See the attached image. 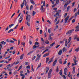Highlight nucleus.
Segmentation results:
<instances>
[{"instance_id": "10", "label": "nucleus", "mask_w": 79, "mask_h": 79, "mask_svg": "<svg viewBox=\"0 0 79 79\" xmlns=\"http://www.w3.org/2000/svg\"><path fill=\"white\" fill-rule=\"evenodd\" d=\"M62 73H63V71L62 70V69H61L59 72V74L62 77H63V75L62 74Z\"/></svg>"}, {"instance_id": "34", "label": "nucleus", "mask_w": 79, "mask_h": 79, "mask_svg": "<svg viewBox=\"0 0 79 79\" xmlns=\"http://www.w3.org/2000/svg\"><path fill=\"white\" fill-rule=\"evenodd\" d=\"M75 51L77 52H79V46L78 48H76L75 49Z\"/></svg>"}, {"instance_id": "32", "label": "nucleus", "mask_w": 79, "mask_h": 79, "mask_svg": "<svg viewBox=\"0 0 79 79\" xmlns=\"http://www.w3.org/2000/svg\"><path fill=\"white\" fill-rule=\"evenodd\" d=\"M31 71H33V72H34V69H33V65L32 64L31 65Z\"/></svg>"}, {"instance_id": "20", "label": "nucleus", "mask_w": 79, "mask_h": 79, "mask_svg": "<svg viewBox=\"0 0 79 79\" xmlns=\"http://www.w3.org/2000/svg\"><path fill=\"white\" fill-rule=\"evenodd\" d=\"M45 42V44H48L50 43V42L48 40H46Z\"/></svg>"}, {"instance_id": "46", "label": "nucleus", "mask_w": 79, "mask_h": 79, "mask_svg": "<svg viewBox=\"0 0 79 79\" xmlns=\"http://www.w3.org/2000/svg\"><path fill=\"white\" fill-rule=\"evenodd\" d=\"M23 20V19H21L20 20H19V22L20 23H21V22H22V21Z\"/></svg>"}, {"instance_id": "50", "label": "nucleus", "mask_w": 79, "mask_h": 79, "mask_svg": "<svg viewBox=\"0 0 79 79\" xmlns=\"http://www.w3.org/2000/svg\"><path fill=\"white\" fill-rule=\"evenodd\" d=\"M43 5L44 6H45V1H44Z\"/></svg>"}, {"instance_id": "39", "label": "nucleus", "mask_w": 79, "mask_h": 79, "mask_svg": "<svg viewBox=\"0 0 79 79\" xmlns=\"http://www.w3.org/2000/svg\"><path fill=\"white\" fill-rule=\"evenodd\" d=\"M41 41L43 43H44V42H45V41L44 40V38H41Z\"/></svg>"}, {"instance_id": "19", "label": "nucleus", "mask_w": 79, "mask_h": 79, "mask_svg": "<svg viewBox=\"0 0 79 79\" xmlns=\"http://www.w3.org/2000/svg\"><path fill=\"white\" fill-rule=\"evenodd\" d=\"M49 55V53H46L44 55L43 57H45V56H48Z\"/></svg>"}, {"instance_id": "62", "label": "nucleus", "mask_w": 79, "mask_h": 79, "mask_svg": "<svg viewBox=\"0 0 79 79\" xmlns=\"http://www.w3.org/2000/svg\"><path fill=\"white\" fill-rule=\"evenodd\" d=\"M18 25H17L14 28V29H17V28L18 27Z\"/></svg>"}, {"instance_id": "27", "label": "nucleus", "mask_w": 79, "mask_h": 79, "mask_svg": "<svg viewBox=\"0 0 79 79\" xmlns=\"http://www.w3.org/2000/svg\"><path fill=\"white\" fill-rule=\"evenodd\" d=\"M14 24H11V25H9L8 27L9 28H11V27H12V26H14Z\"/></svg>"}, {"instance_id": "43", "label": "nucleus", "mask_w": 79, "mask_h": 79, "mask_svg": "<svg viewBox=\"0 0 79 79\" xmlns=\"http://www.w3.org/2000/svg\"><path fill=\"white\" fill-rule=\"evenodd\" d=\"M67 15H68V13H66L64 15V18H66V16H67Z\"/></svg>"}, {"instance_id": "59", "label": "nucleus", "mask_w": 79, "mask_h": 79, "mask_svg": "<svg viewBox=\"0 0 79 79\" xmlns=\"http://www.w3.org/2000/svg\"><path fill=\"white\" fill-rule=\"evenodd\" d=\"M66 63H67V61H65L63 63V64H66Z\"/></svg>"}, {"instance_id": "64", "label": "nucleus", "mask_w": 79, "mask_h": 79, "mask_svg": "<svg viewBox=\"0 0 79 79\" xmlns=\"http://www.w3.org/2000/svg\"><path fill=\"white\" fill-rule=\"evenodd\" d=\"M24 77H25V75H23V76L22 77V79H24Z\"/></svg>"}, {"instance_id": "60", "label": "nucleus", "mask_w": 79, "mask_h": 79, "mask_svg": "<svg viewBox=\"0 0 79 79\" xmlns=\"http://www.w3.org/2000/svg\"><path fill=\"white\" fill-rule=\"evenodd\" d=\"M70 64H71V63H70V62H69L68 63V64H67V66H68V67H69V65H70Z\"/></svg>"}, {"instance_id": "8", "label": "nucleus", "mask_w": 79, "mask_h": 79, "mask_svg": "<svg viewBox=\"0 0 79 79\" xmlns=\"http://www.w3.org/2000/svg\"><path fill=\"white\" fill-rule=\"evenodd\" d=\"M65 47L68 46V40L66 39L65 40Z\"/></svg>"}, {"instance_id": "12", "label": "nucleus", "mask_w": 79, "mask_h": 79, "mask_svg": "<svg viewBox=\"0 0 79 79\" xmlns=\"http://www.w3.org/2000/svg\"><path fill=\"white\" fill-rule=\"evenodd\" d=\"M24 53H23L20 56V60H23V57H24Z\"/></svg>"}, {"instance_id": "49", "label": "nucleus", "mask_w": 79, "mask_h": 79, "mask_svg": "<svg viewBox=\"0 0 79 79\" xmlns=\"http://www.w3.org/2000/svg\"><path fill=\"white\" fill-rule=\"evenodd\" d=\"M46 63H48V60H49V58H46Z\"/></svg>"}, {"instance_id": "55", "label": "nucleus", "mask_w": 79, "mask_h": 79, "mask_svg": "<svg viewBox=\"0 0 79 79\" xmlns=\"http://www.w3.org/2000/svg\"><path fill=\"white\" fill-rule=\"evenodd\" d=\"M35 56H34L32 58V60H35Z\"/></svg>"}, {"instance_id": "58", "label": "nucleus", "mask_w": 79, "mask_h": 79, "mask_svg": "<svg viewBox=\"0 0 79 79\" xmlns=\"http://www.w3.org/2000/svg\"><path fill=\"white\" fill-rule=\"evenodd\" d=\"M75 4V2H73L72 3V6L73 7L74 6V5Z\"/></svg>"}, {"instance_id": "24", "label": "nucleus", "mask_w": 79, "mask_h": 79, "mask_svg": "<svg viewBox=\"0 0 79 79\" xmlns=\"http://www.w3.org/2000/svg\"><path fill=\"white\" fill-rule=\"evenodd\" d=\"M55 42H53L52 44H50V46H51V47H53V45H55Z\"/></svg>"}, {"instance_id": "28", "label": "nucleus", "mask_w": 79, "mask_h": 79, "mask_svg": "<svg viewBox=\"0 0 79 79\" xmlns=\"http://www.w3.org/2000/svg\"><path fill=\"white\" fill-rule=\"evenodd\" d=\"M21 68H22V65H21L19 68V69H18V70H17L18 71H19V70H20L21 69Z\"/></svg>"}, {"instance_id": "35", "label": "nucleus", "mask_w": 79, "mask_h": 79, "mask_svg": "<svg viewBox=\"0 0 79 79\" xmlns=\"http://www.w3.org/2000/svg\"><path fill=\"white\" fill-rule=\"evenodd\" d=\"M39 42H35V45H39Z\"/></svg>"}, {"instance_id": "41", "label": "nucleus", "mask_w": 79, "mask_h": 79, "mask_svg": "<svg viewBox=\"0 0 79 79\" xmlns=\"http://www.w3.org/2000/svg\"><path fill=\"white\" fill-rule=\"evenodd\" d=\"M26 10H29V6L28 5H27L26 6Z\"/></svg>"}, {"instance_id": "44", "label": "nucleus", "mask_w": 79, "mask_h": 79, "mask_svg": "<svg viewBox=\"0 0 79 79\" xmlns=\"http://www.w3.org/2000/svg\"><path fill=\"white\" fill-rule=\"evenodd\" d=\"M26 68H27V69H30L31 67H30V66L29 65H28V66H27Z\"/></svg>"}, {"instance_id": "29", "label": "nucleus", "mask_w": 79, "mask_h": 79, "mask_svg": "<svg viewBox=\"0 0 79 79\" xmlns=\"http://www.w3.org/2000/svg\"><path fill=\"white\" fill-rule=\"evenodd\" d=\"M14 30L12 29H11L10 30L8 31V33H10L11 31H13Z\"/></svg>"}, {"instance_id": "21", "label": "nucleus", "mask_w": 79, "mask_h": 79, "mask_svg": "<svg viewBox=\"0 0 79 79\" xmlns=\"http://www.w3.org/2000/svg\"><path fill=\"white\" fill-rule=\"evenodd\" d=\"M42 66V64H41V62L40 64V65H39L38 66V67L37 68V69H39V68H40V66Z\"/></svg>"}, {"instance_id": "17", "label": "nucleus", "mask_w": 79, "mask_h": 79, "mask_svg": "<svg viewBox=\"0 0 79 79\" xmlns=\"http://www.w3.org/2000/svg\"><path fill=\"white\" fill-rule=\"evenodd\" d=\"M62 51L63 52H66L67 51V50L66 49L65 47H64L62 49Z\"/></svg>"}, {"instance_id": "15", "label": "nucleus", "mask_w": 79, "mask_h": 79, "mask_svg": "<svg viewBox=\"0 0 79 79\" xmlns=\"http://www.w3.org/2000/svg\"><path fill=\"white\" fill-rule=\"evenodd\" d=\"M67 7V4L65 3L64 6V10H65Z\"/></svg>"}, {"instance_id": "63", "label": "nucleus", "mask_w": 79, "mask_h": 79, "mask_svg": "<svg viewBox=\"0 0 79 79\" xmlns=\"http://www.w3.org/2000/svg\"><path fill=\"white\" fill-rule=\"evenodd\" d=\"M77 29H79V25L77 26L76 27V30H77Z\"/></svg>"}, {"instance_id": "57", "label": "nucleus", "mask_w": 79, "mask_h": 79, "mask_svg": "<svg viewBox=\"0 0 79 79\" xmlns=\"http://www.w3.org/2000/svg\"><path fill=\"white\" fill-rule=\"evenodd\" d=\"M58 71H59V69H58V67H57L56 70V72H58Z\"/></svg>"}, {"instance_id": "38", "label": "nucleus", "mask_w": 79, "mask_h": 79, "mask_svg": "<svg viewBox=\"0 0 79 79\" xmlns=\"http://www.w3.org/2000/svg\"><path fill=\"white\" fill-rule=\"evenodd\" d=\"M23 29H24V27H22L21 28H19V30H21L22 31H23Z\"/></svg>"}, {"instance_id": "7", "label": "nucleus", "mask_w": 79, "mask_h": 79, "mask_svg": "<svg viewBox=\"0 0 79 79\" xmlns=\"http://www.w3.org/2000/svg\"><path fill=\"white\" fill-rule=\"evenodd\" d=\"M62 54V50L60 49L58 52V54L59 55H61Z\"/></svg>"}, {"instance_id": "42", "label": "nucleus", "mask_w": 79, "mask_h": 79, "mask_svg": "<svg viewBox=\"0 0 79 79\" xmlns=\"http://www.w3.org/2000/svg\"><path fill=\"white\" fill-rule=\"evenodd\" d=\"M40 59V58L39 57H37V58L36 59L35 61V62L37 61L38 60H39Z\"/></svg>"}, {"instance_id": "30", "label": "nucleus", "mask_w": 79, "mask_h": 79, "mask_svg": "<svg viewBox=\"0 0 79 79\" xmlns=\"http://www.w3.org/2000/svg\"><path fill=\"white\" fill-rule=\"evenodd\" d=\"M32 8H33V6L31 5L30 8V10H31Z\"/></svg>"}, {"instance_id": "23", "label": "nucleus", "mask_w": 79, "mask_h": 79, "mask_svg": "<svg viewBox=\"0 0 79 79\" xmlns=\"http://www.w3.org/2000/svg\"><path fill=\"white\" fill-rule=\"evenodd\" d=\"M73 61H74L75 65H77V63H76V62H77V61H76V60L74 59H73Z\"/></svg>"}, {"instance_id": "45", "label": "nucleus", "mask_w": 79, "mask_h": 79, "mask_svg": "<svg viewBox=\"0 0 79 79\" xmlns=\"http://www.w3.org/2000/svg\"><path fill=\"white\" fill-rule=\"evenodd\" d=\"M59 23H60V20H58L57 22L56 23V25H57V24H58Z\"/></svg>"}, {"instance_id": "61", "label": "nucleus", "mask_w": 79, "mask_h": 79, "mask_svg": "<svg viewBox=\"0 0 79 79\" xmlns=\"http://www.w3.org/2000/svg\"><path fill=\"white\" fill-rule=\"evenodd\" d=\"M37 56L38 57V58H40V55H39V54H38L37 55Z\"/></svg>"}, {"instance_id": "31", "label": "nucleus", "mask_w": 79, "mask_h": 79, "mask_svg": "<svg viewBox=\"0 0 79 79\" xmlns=\"http://www.w3.org/2000/svg\"><path fill=\"white\" fill-rule=\"evenodd\" d=\"M58 16H56V19H55L54 20V22H55V23H56V21H57V19H58Z\"/></svg>"}, {"instance_id": "56", "label": "nucleus", "mask_w": 79, "mask_h": 79, "mask_svg": "<svg viewBox=\"0 0 79 79\" xmlns=\"http://www.w3.org/2000/svg\"><path fill=\"white\" fill-rule=\"evenodd\" d=\"M29 64V63L28 62H25V63H24V64L25 65H27L28 64Z\"/></svg>"}, {"instance_id": "18", "label": "nucleus", "mask_w": 79, "mask_h": 79, "mask_svg": "<svg viewBox=\"0 0 79 79\" xmlns=\"http://www.w3.org/2000/svg\"><path fill=\"white\" fill-rule=\"evenodd\" d=\"M30 2H31V3H32V4L33 5H35L34 1L33 0H31Z\"/></svg>"}, {"instance_id": "54", "label": "nucleus", "mask_w": 79, "mask_h": 79, "mask_svg": "<svg viewBox=\"0 0 79 79\" xmlns=\"http://www.w3.org/2000/svg\"><path fill=\"white\" fill-rule=\"evenodd\" d=\"M77 11V9L76 8H74V9L73 12H74V13H75V12H76V11Z\"/></svg>"}, {"instance_id": "48", "label": "nucleus", "mask_w": 79, "mask_h": 79, "mask_svg": "<svg viewBox=\"0 0 79 79\" xmlns=\"http://www.w3.org/2000/svg\"><path fill=\"white\" fill-rule=\"evenodd\" d=\"M10 64H9L8 65H7L6 67H7V69H9L10 68Z\"/></svg>"}, {"instance_id": "25", "label": "nucleus", "mask_w": 79, "mask_h": 79, "mask_svg": "<svg viewBox=\"0 0 79 79\" xmlns=\"http://www.w3.org/2000/svg\"><path fill=\"white\" fill-rule=\"evenodd\" d=\"M36 14V12H35V11H33V13H32V16H34V15H35Z\"/></svg>"}, {"instance_id": "26", "label": "nucleus", "mask_w": 79, "mask_h": 79, "mask_svg": "<svg viewBox=\"0 0 79 79\" xmlns=\"http://www.w3.org/2000/svg\"><path fill=\"white\" fill-rule=\"evenodd\" d=\"M53 38H52L51 37V34H50L49 35V38H48V40H51V39H52Z\"/></svg>"}, {"instance_id": "16", "label": "nucleus", "mask_w": 79, "mask_h": 79, "mask_svg": "<svg viewBox=\"0 0 79 79\" xmlns=\"http://www.w3.org/2000/svg\"><path fill=\"white\" fill-rule=\"evenodd\" d=\"M71 37H69V39L68 40V44L71 42Z\"/></svg>"}, {"instance_id": "33", "label": "nucleus", "mask_w": 79, "mask_h": 79, "mask_svg": "<svg viewBox=\"0 0 79 79\" xmlns=\"http://www.w3.org/2000/svg\"><path fill=\"white\" fill-rule=\"evenodd\" d=\"M69 8H70V6H68L67 9V11H68L69 10Z\"/></svg>"}, {"instance_id": "1", "label": "nucleus", "mask_w": 79, "mask_h": 79, "mask_svg": "<svg viewBox=\"0 0 79 79\" xmlns=\"http://www.w3.org/2000/svg\"><path fill=\"white\" fill-rule=\"evenodd\" d=\"M26 20H27V25L29 26H30V24L29 23V22H30V21H31V16L30 15H29L28 14L26 16Z\"/></svg>"}, {"instance_id": "52", "label": "nucleus", "mask_w": 79, "mask_h": 79, "mask_svg": "<svg viewBox=\"0 0 79 79\" xmlns=\"http://www.w3.org/2000/svg\"><path fill=\"white\" fill-rule=\"evenodd\" d=\"M36 45H35L33 47V49H35V48H36Z\"/></svg>"}, {"instance_id": "5", "label": "nucleus", "mask_w": 79, "mask_h": 79, "mask_svg": "<svg viewBox=\"0 0 79 79\" xmlns=\"http://www.w3.org/2000/svg\"><path fill=\"white\" fill-rule=\"evenodd\" d=\"M40 10L41 11H43V12L45 10V8H44L43 6H41Z\"/></svg>"}, {"instance_id": "2", "label": "nucleus", "mask_w": 79, "mask_h": 79, "mask_svg": "<svg viewBox=\"0 0 79 79\" xmlns=\"http://www.w3.org/2000/svg\"><path fill=\"white\" fill-rule=\"evenodd\" d=\"M52 69H51L48 73V78L49 79L52 77V75H51V73L52 72Z\"/></svg>"}, {"instance_id": "51", "label": "nucleus", "mask_w": 79, "mask_h": 79, "mask_svg": "<svg viewBox=\"0 0 79 79\" xmlns=\"http://www.w3.org/2000/svg\"><path fill=\"white\" fill-rule=\"evenodd\" d=\"M44 34L45 37H47V34H46V33H45V31H44Z\"/></svg>"}, {"instance_id": "47", "label": "nucleus", "mask_w": 79, "mask_h": 79, "mask_svg": "<svg viewBox=\"0 0 79 79\" xmlns=\"http://www.w3.org/2000/svg\"><path fill=\"white\" fill-rule=\"evenodd\" d=\"M9 42H10V43H12V44H14V41L12 40L10 41Z\"/></svg>"}, {"instance_id": "3", "label": "nucleus", "mask_w": 79, "mask_h": 79, "mask_svg": "<svg viewBox=\"0 0 79 79\" xmlns=\"http://www.w3.org/2000/svg\"><path fill=\"white\" fill-rule=\"evenodd\" d=\"M74 31V29H72L71 30L69 31L66 33V35H68V34H71L72 32H73V31Z\"/></svg>"}, {"instance_id": "14", "label": "nucleus", "mask_w": 79, "mask_h": 79, "mask_svg": "<svg viewBox=\"0 0 79 79\" xmlns=\"http://www.w3.org/2000/svg\"><path fill=\"white\" fill-rule=\"evenodd\" d=\"M62 59H60L59 60V63L60 64H62Z\"/></svg>"}, {"instance_id": "6", "label": "nucleus", "mask_w": 79, "mask_h": 79, "mask_svg": "<svg viewBox=\"0 0 79 79\" xmlns=\"http://www.w3.org/2000/svg\"><path fill=\"white\" fill-rule=\"evenodd\" d=\"M56 61H57V60H56L53 62L52 66H55V65L56 63Z\"/></svg>"}, {"instance_id": "37", "label": "nucleus", "mask_w": 79, "mask_h": 79, "mask_svg": "<svg viewBox=\"0 0 79 79\" xmlns=\"http://www.w3.org/2000/svg\"><path fill=\"white\" fill-rule=\"evenodd\" d=\"M64 74H65V75L66 76V75H67V74H66V71L65 69H64Z\"/></svg>"}, {"instance_id": "36", "label": "nucleus", "mask_w": 79, "mask_h": 79, "mask_svg": "<svg viewBox=\"0 0 79 79\" xmlns=\"http://www.w3.org/2000/svg\"><path fill=\"white\" fill-rule=\"evenodd\" d=\"M78 38H77V35H76L74 37V40H75V39H77Z\"/></svg>"}, {"instance_id": "40", "label": "nucleus", "mask_w": 79, "mask_h": 79, "mask_svg": "<svg viewBox=\"0 0 79 79\" xmlns=\"http://www.w3.org/2000/svg\"><path fill=\"white\" fill-rule=\"evenodd\" d=\"M22 45H23V47H25V43H22Z\"/></svg>"}, {"instance_id": "53", "label": "nucleus", "mask_w": 79, "mask_h": 79, "mask_svg": "<svg viewBox=\"0 0 79 79\" xmlns=\"http://www.w3.org/2000/svg\"><path fill=\"white\" fill-rule=\"evenodd\" d=\"M56 3L58 4V3H59V0H56Z\"/></svg>"}, {"instance_id": "9", "label": "nucleus", "mask_w": 79, "mask_h": 79, "mask_svg": "<svg viewBox=\"0 0 79 79\" xmlns=\"http://www.w3.org/2000/svg\"><path fill=\"white\" fill-rule=\"evenodd\" d=\"M23 6H24V1H23V2L22 4H21V9H22L23 8Z\"/></svg>"}, {"instance_id": "11", "label": "nucleus", "mask_w": 79, "mask_h": 79, "mask_svg": "<svg viewBox=\"0 0 79 79\" xmlns=\"http://www.w3.org/2000/svg\"><path fill=\"white\" fill-rule=\"evenodd\" d=\"M73 69L72 73L73 74H74L75 73V67H73Z\"/></svg>"}, {"instance_id": "22", "label": "nucleus", "mask_w": 79, "mask_h": 79, "mask_svg": "<svg viewBox=\"0 0 79 79\" xmlns=\"http://www.w3.org/2000/svg\"><path fill=\"white\" fill-rule=\"evenodd\" d=\"M73 61H74L75 65H77V63H76V62H77V61H76V60L74 59H73Z\"/></svg>"}, {"instance_id": "13", "label": "nucleus", "mask_w": 79, "mask_h": 79, "mask_svg": "<svg viewBox=\"0 0 79 79\" xmlns=\"http://www.w3.org/2000/svg\"><path fill=\"white\" fill-rule=\"evenodd\" d=\"M46 70V73H47L48 71L49 70V68L46 67L45 69Z\"/></svg>"}, {"instance_id": "4", "label": "nucleus", "mask_w": 79, "mask_h": 79, "mask_svg": "<svg viewBox=\"0 0 79 79\" xmlns=\"http://www.w3.org/2000/svg\"><path fill=\"white\" fill-rule=\"evenodd\" d=\"M69 16H67L64 19V21H65V23H67V21L68 19H69Z\"/></svg>"}]
</instances>
